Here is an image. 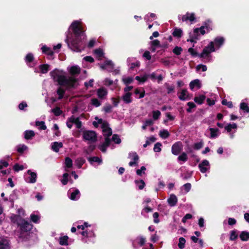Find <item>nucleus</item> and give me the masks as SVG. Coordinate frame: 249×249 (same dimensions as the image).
<instances>
[{"label":"nucleus","instance_id":"f257e3e1","mask_svg":"<svg viewBox=\"0 0 249 249\" xmlns=\"http://www.w3.org/2000/svg\"><path fill=\"white\" fill-rule=\"evenodd\" d=\"M85 38L86 35L82 29L80 22L75 21L69 28L65 41L71 50L79 52L84 48L82 40Z\"/></svg>","mask_w":249,"mask_h":249},{"label":"nucleus","instance_id":"f03ea898","mask_svg":"<svg viewBox=\"0 0 249 249\" xmlns=\"http://www.w3.org/2000/svg\"><path fill=\"white\" fill-rule=\"evenodd\" d=\"M50 75L54 82L67 88H74L78 85L77 80L71 76H66L65 72L58 69L51 71Z\"/></svg>","mask_w":249,"mask_h":249},{"label":"nucleus","instance_id":"7ed1b4c3","mask_svg":"<svg viewBox=\"0 0 249 249\" xmlns=\"http://www.w3.org/2000/svg\"><path fill=\"white\" fill-rule=\"evenodd\" d=\"M95 120L97 121H94L93 124L95 127H98L99 124L101 125L102 129L103 135L106 137L105 142L100 146L99 148L103 152H106L107 148L109 146L110 142V139L108 137L112 134L111 129L109 127L108 123L103 120L102 119H99L98 117H95Z\"/></svg>","mask_w":249,"mask_h":249},{"label":"nucleus","instance_id":"20e7f679","mask_svg":"<svg viewBox=\"0 0 249 249\" xmlns=\"http://www.w3.org/2000/svg\"><path fill=\"white\" fill-rule=\"evenodd\" d=\"M75 227H72L71 229L72 232H75L77 229L78 232L83 236L82 240L84 242L87 243V238H90L94 236V233L91 228L90 225L88 223L85 222L83 225L75 224Z\"/></svg>","mask_w":249,"mask_h":249},{"label":"nucleus","instance_id":"39448f33","mask_svg":"<svg viewBox=\"0 0 249 249\" xmlns=\"http://www.w3.org/2000/svg\"><path fill=\"white\" fill-rule=\"evenodd\" d=\"M206 30L207 32H208L210 29L208 26H202L199 28H196L194 29L193 33L190 34V38L187 39V41H190L192 42H196L195 40L198 39L199 32H200L201 34L204 35L206 33Z\"/></svg>","mask_w":249,"mask_h":249},{"label":"nucleus","instance_id":"423d86ee","mask_svg":"<svg viewBox=\"0 0 249 249\" xmlns=\"http://www.w3.org/2000/svg\"><path fill=\"white\" fill-rule=\"evenodd\" d=\"M83 139L89 142H95L97 140V134L91 130L84 131L83 133Z\"/></svg>","mask_w":249,"mask_h":249},{"label":"nucleus","instance_id":"0eeeda50","mask_svg":"<svg viewBox=\"0 0 249 249\" xmlns=\"http://www.w3.org/2000/svg\"><path fill=\"white\" fill-rule=\"evenodd\" d=\"M215 50V49L213 47V42L211 41L210 44L203 49V52L198 55V56L200 58L208 57L209 54L212 52H214Z\"/></svg>","mask_w":249,"mask_h":249},{"label":"nucleus","instance_id":"6e6552de","mask_svg":"<svg viewBox=\"0 0 249 249\" xmlns=\"http://www.w3.org/2000/svg\"><path fill=\"white\" fill-rule=\"evenodd\" d=\"M36 174L30 170H29L24 175L25 180L26 182L30 183H35L36 181Z\"/></svg>","mask_w":249,"mask_h":249},{"label":"nucleus","instance_id":"1a4fd4ad","mask_svg":"<svg viewBox=\"0 0 249 249\" xmlns=\"http://www.w3.org/2000/svg\"><path fill=\"white\" fill-rule=\"evenodd\" d=\"M225 130L229 133L231 139L234 138V134L237 128V125L235 123L228 124L224 127Z\"/></svg>","mask_w":249,"mask_h":249},{"label":"nucleus","instance_id":"9d476101","mask_svg":"<svg viewBox=\"0 0 249 249\" xmlns=\"http://www.w3.org/2000/svg\"><path fill=\"white\" fill-rule=\"evenodd\" d=\"M178 18L179 20H181L183 22H187L189 21L191 23H192L196 20V18L194 13H187L184 15H178Z\"/></svg>","mask_w":249,"mask_h":249},{"label":"nucleus","instance_id":"9b49d317","mask_svg":"<svg viewBox=\"0 0 249 249\" xmlns=\"http://www.w3.org/2000/svg\"><path fill=\"white\" fill-rule=\"evenodd\" d=\"M68 195L69 198L72 200H78L80 196V191L75 188L70 189L68 192Z\"/></svg>","mask_w":249,"mask_h":249},{"label":"nucleus","instance_id":"f8f14e48","mask_svg":"<svg viewBox=\"0 0 249 249\" xmlns=\"http://www.w3.org/2000/svg\"><path fill=\"white\" fill-rule=\"evenodd\" d=\"M129 158L132 160L129 162V165L130 166H136L138 165L139 160V156L136 152H131L129 154Z\"/></svg>","mask_w":249,"mask_h":249},{"label":"nucleus","instance_id":"ddd939ff","mask_svg":"<svg viewBox=\"0 0 249 249\" xmlns=\"http://www.w3.org/2000/svg\"><path fill=\"white\" fill-rule=\"evenodd\" d=\"M20 226L21 230L23 231H30L33 227L32 225L29 222L25 221L24 219L22 220L20 224L18 225Z\"/></svg>","mask_w":249,"mask_h":249},{"label":"nucleus","instance_id":"4468645a","mask_svg":"<svg viewBox=\"0 0 249 249\" xmlns=\"http://www.w3.org/2000/svg\"><path fill=\"white\" fill-rule=\"evenodd\" d=\"M182 148V143L181 142H177L172 146V153L175 155H178L180 152Z\"/></svg>","mask_w":249,"mask_h":249},{"label":"nucleus","instance_id":"2eb2a0df","mask_svg":"<svg viewBox=\"0 0 249 249\" xmlns=\"http://www.w3.org/2000/svg\"><path fill=\"white\" fill-rule=\"evenodd\" d=\"M198 167L200 171L202 173H204L210 169V165L208 160H204L198 165Z\"/></svg>","mask_w":249,"mask_h":249},{"label":"nucleus","instance_id":"dca6fc26","mask_svg":"<svg viewBox=\"0 0 249 249\" xmlns=\"http://www.w3.org/2000/svg\"><path fill=\"white\" fill-rule=\"evenodd\" d=\"M145 243V239L142 236H138L132 242V246L134 248H136V246L139 244L140 246H143Z\"/></svg>","mask_w":249,"mask_h":249},{"label":"nucleus","instance_id":"f3484780","mask_svg":"<svg viewBox=\"0 0 249 249\" xmlns=\"http://www.w3.org/2000/svg\"><path fill=\"white\" fill-rule=\"evenodd\" d=\"M224 38L223 37L218 36L216 37L214 41H213V47L216 49H218L224 43Z\"/></svg>","mask_w":249,"mask_h":249},{"label":"nucleus","instance_id":"a211bd4d","mask_svg":"<svg viewBox=\"0 0 249 249\" xmlns=\"http://www.w3.org/2000/svg\"><path fill=\"white\" fill-rule=\"evenodd\" d=\"M97 94L99 98L104 99L107 94V90L104 87L99 88L97 90Z\"/></svg>","mask_w":249,"mask_h":249},{"label":"nucleus","instance_id":"6ab92c4d","mask_svg":"<svg viewBox=\"0 0 249 249\" xmlns=\"http://www.w3.org/2000/svg\"><path fill=\"white\" fill-rule=\"evenodd\" d=\"M132 94L131 92L124 93L122 96V99L125 104H128L132 102Z\"/></svg>","mask_w":249,"mask_h":249},{"label":"nucleus","instance_id":"aec40b11","mask_svg":"<svg viewBox=\"0 0 249 249\" xmlns=\"http://www.w3.org/2000/svg\"><path fill=\"white\" fill-rule=\"evenodd\" d=\"M34 57L33 54L31 53H29L27 54L25 57V60L27 65L30 67H34L35 65V63H33Z\"/></svg>","mask_w":249,"mask_h":249},{"label":"nucleus","instance_id":"412c9836","mask_svg":"<svg viewBox=\"0 0 249 249\" xmlns=\"http://www.w3.org/2000/svg\"><path fill=\"white\" fill-rule=\"evenodd\" d=\"M80 68L76 66H72L70 69V72L71 74V77H73L76 80L77 79L75 77V75H77L80 73ZM78 82V81H77Z\"/></svg>","mask_w":249,"mask_h":249},{"label":"nucleus","instance_id":"4be33fe9","mask_svg":"<svg viewBox=\"0 0 249 249\" xmlns=\"http://www.w3.org/2000/svg\"><path fill=\"white\" fill-rule=\"evenodd\" d=\"M0 249H10L9 243L6 239L0 238Z\"/></svg>","mask_w":249,"mask_h":249},{"label":"nucleus","instance_id":"5701e85b","mask_svg":"<svg viewBox=\"0 0 249 249\" xmlns=\"http://www.w3.org/2000/svg\"><path fill=\"white\" fill-rule=\"evenodd\" d=\"M189 87L191 90H193L195 87L199 89L201 87V84L199 80L195 79L190 83Z\"/></svg>","mask_w":249,"mask_h":249},{"label":"nucleus","instance_id":"b1692460","mask_svg":"<svg viewBox=\"0 0 249 249\" xmlns=\"http://www.w3.org/2000/svg\"><path fill=\"white\" fill-rule=\"evenodd\" d=\"M10 219L11 221L14 223L17 224L18 225L20 224L22 220H23L20 215L12 214L10 215Z\"/></svg>","mask_w":249,"mask_h":249},{"label":"nucleus","instance_id":"393cba45","mask_svg":"<svg viewBox=\"0 0 249 249\" xmlns=\"http://www.w3.org/2000/svg\"><path fill=\"white\" fill-rule=\"evenodd\" d=\"M177 202L178 198L174 194L171 195L169 198L168 199V203L171 207L175 206L177 204Z\"/></svg>","mask_w":249,"mask_h":249},{"label":"nucleus","instance_id":"a878e982","mask_svg":"<svg viewBox=\"0 0 249 249\" xmlns=\"http://www.w3.org/2000/svg\"><path fill=\"white\" fill-rule=\"evenodd\" d=\"M150 46L151 51L154 52L157 48L160 46V42L157 39L154 40L150 42Z\"/></svg>","mask_w":249,"mask_h":249},{"label":"nucleus","instance_id":"bb28decb","mask_svg":"<svg viewBox=\"0 0 249 249\" xmlns=\"http://www.w3.org/2000/svg\"><path fill=\"white\" fill-rule=\"evenodd\" d=\"M63 146V143L61 142H54L52 144V149L55 152H58L59 149Z\"/></svg>","mask_w":249,"mask_h":249},{"label":"nucleus","instance_id":"cd10ccee","mask_svg":"<svg viewBox=\"0 0 249 249\" xmlns=\"http://www.w3.org/2000/svg\"><path fill=\"white\" fill-rule=\"evenodd\" d=\"M188 94L186 89H182L180 92L178 93V98L181 100H186L188 99Z\"/></svg>","mask_w":249,"mask_h":249},{"label":"nucleus","instance_id":"c85d7f7f","mask_svg":"<svg viewBox=\"0 0 249 249\" xmlns=\"http://www.w3.org/2000/svg\"><path fill=\"white\" fill-rule=\"evenodd\" d=\"M206 99V96L204 95H199L194 98V101L198 104L201 105L203 103Z\"/></svg>","mask_w":249,"mask_h":249},{"label":"nucleus","instance_id":"c756f323","mask_svg":"<svg viewBox=\"0 0 249 249\" xmlns=\"http://www.w3.org/2000/svg\"><path fill=\"white\" fill-rule=\"evenodd\" d=\"M35 135V133L33 130H26L24 132V138L26 140L32 139Z\"/></svg>","mask_w":249,"mask_h":249},{"label":"nucleus","instance_id":"7c9ffc66","mask_svg":"<svg viewBox=\"0 0 249 249\" xmlns=\"http://www.w3.org/2000/svg\"><path fill=\"white\" fill-rule=\"evenodd\" d=\"M41 50H42V52L43 53H45L48 55L52 56L53 54V51L52 50V49L48 47L45 45L42 46V47H41Z\"/></svg>","mask_w":249,"mask_h":249},{"label":"nucleus","instance_id":"2f4dec72","mask_svg":"<svg viewBox=\"0 0 249 249\" xmlns=\"http://www.w3.org/2000/svg\"><path fill=\"white\" fill-rule=\"evenodd\" d=\"M211 138H215L217 137L219 135V130L217 128H210Z\"/></svg>","mask_w":249,"mask_h":249},{"label":"nucleus","instance_id":"473e14b6","mask_svg":"<svg viewBox=\"0 0 249 249\" xmlns=\"http://www.w3.org/2000/svg\"><path fill=\"white\" fill-rule=\"evenodd\" d=\"M240 238L242 241H248L249 239V232L246 231H242L240 234Z\"/></svg>","mask_w":249,"mask_h":249},{"label":"nucleus","instance_id":"72a5a7b5","mask_svg":"<svg viewBox=\"0 0 249 249\" xmlns=\"http://www.w3.org/2000/svg\"><path fill=\"white\" fill-rule=\"evenodd\" d=\"M49 67L48 64H43L39 66V69L42 73H46L49 71Z\"/></svg>","mask_w":249,"mask_h":249},{"label":"nucleus","instance_id":"f704fd0d","mask_svg":"<svg viewBox=\"0 0 249 249\" xmlns=\"http://www.w3.org/2000/svg\"><path fill=\"white\" fill-rule=\"evenodd\" d=\"M36 125L38 127L39 130H45L47 128L44 121H36Z\"/></svg>","mask_w":249,"mask_h":249},{"label":"nucleus","instance_id":"c9c22d12","mask_svg":"<svg viewBox=\"0 0 249 249\" xmlns=\"http://www.w3.org/2000/svg\"><path fill=\"white\" fill-rule=\"evenodd\" d=\"M122 80L123 82L126 85L131 83L134 79L132 77L123 76L122 77Z\"/></svg>","mask_w":249,"mask_h":249},{"label":"nucleus","instance_id":"e433bc0d","mask_svg":"<svg viewBox=\"0 0 249 249\" xmlns=\"http://www.w3.org/2000/svg\"><path fill=\"white\" fill-rule=\"evenodd\" d=\"M178 160L179 162H186L188 160L187 154L185 152L182 153L178 157Z\"/></svg>","mask_w":249,"mask_h":249},{"label":"nucleus","instance_id":"4c0bfd02","mask_svg":"<svg viewBox=\"0 0 249 249\" xmlns=\"http://www.w3.org/2000/svg\"><path fill=\"white\" fill-rule=\"evenodd\" d=\"M159 135L162 139H165L169 136V133L168 130L163 129L160 131Z\"/></svg>","mask_w":249,"mask_h":249},{"label":"nucleus","instance_id":"58836bf2","mask_svg":"<svg viewBox=\"0 0 249 249\" xmlns=\"http://www.w3.org/2000/svg\"><path fill=\"white\" fill-rule=\"evenodd\" d=\"M148 78V74H144L141 76H137L135 77V79L139 81L140 83L145 82Z\"/></svg>","mask_w":249,"mask_h":249},{"label":"nucleus","instance_id":"ea45409f","mask_svg":"<svg viewBox=\"0 0 249 249\" xmlns=\"http://www.w3.org/2000/svg\"><path fill=\"white\" fill-rule=\"evenodd\" d=\"M69 237L67 236H64L59 238V244L62 246L68 245Z\"/></svg>","mask_w":249,"mask_h":249},{"label":"nucleus","instance_id":"a19ab883","mask_svg":"<svg viewBox=\"0 0 249 249\" xmlns=\"http://www.w3.org/2000/svg\"><path fill=\"white\" fill-rule=\"evenodd\" d=\"M27 148V146L25 144H19L17 146V151L20 153H23Z\"/></svg>","mask_w":249,"mask_h":249},{"label":"nucleus","instance_id":"79ce46f5","mask_svg":"<svg viewBox=\"0 0 249 249\" xmlns=\"http://www.w3.org/2000/svg\"><path fill=\"white\" fill-rule=\"evenodd\" d=\"M75 120V117L73 116L69 118L67 121V126L69 128H71L72 127V124H74Z\"/></svg>","mask_w":249,"mask_h":249},{"label":"nucleus","instance_id":"37998d69","mask_svg":"<svg viewBox=\"0 0 249 249\" xmlns=\"http://www.w3.org/2000/svg\"><path fill=\"white\" fill-rule=\"evenodd\" d=\"M152 118L153 120H157L159 119L161 115V113L159 110H153L152 112Z\"/></svg>","mask_w":249,"mask_h":249},{"label":"nucleus","instance_id":"c03bdc74","mask_svg":"<svg viewBox=\"0 0 249 249\" xmlns=\"http://www.w3.org/2000/svg\"><path fill=\"white\" fill-rule=\"evenodd\" d=\"M240 108L241 110H243L245 112H247V113L249 112V107L248 105L244 102H242L240 104Z\"/></svg>","mask_w":249,"mask_h":249},{"label":"nucleus","instance_id":"a18cd8bd","mask_svg":"<svg viewBox=\"0 0 249 249\" xmlns=\"http://www.w3.org/2000/svg\"><path fill=\"white\" fill-rule=\"evenodd\" d=\"M135 182L140 190H142L145 186V183L143 180H135Z\"/></svg>","mask_w":249,"mask_h":249},{"label":"nucleus","instance_id":"49530a36","mask_svg":"<svg viewBox=\"0 0 249 249\" xmlns=\"http://www.w3.org/2000/svg\"><path fill=\"white\" fill-rule=\"evenodd\" d=\"M91 104L95 107H98L101 106V102L97 98H92L91 99Z\"/></svg>","mask_w":249,"mask_h":249},{"label":"nucleus","instance_id":"de8ad7c7","mask_svg":"<svg viewBox=\"0 0 249 249\" xmlns=\"http://www.w3.org/2000/svg\"><path fill=\"white\" fill-rule=\"evenodd\" d=\"M135 94L136 95H139V98H142L144 96L145 91L144 90H141L139 89H136L135 90Z\"/></svg>","mask_w":249,"mask_h":249},{"label":"nucleus","instance_id":"09e8293b","mask_svg":"<svg viewBox=\"0 0 249 249\" xmlns=\"http://www.w3.org/2000/svg\"><path fill=\"white\" fill-rule=\"evenodd\" d=\"M31 220L36 223H39L40 217L39 215L35 214H32L30 216Z\"/></svg>","mask_w":249,"mask_h":249},{"label":"nucleus","instance_id":"8fccbe9b","mask_svg":"<svg viewBox=\"0 0 249 249\" xmlns=\"http://www.w3.org/2000/svg\"><path fill=\"white\" fill-rule=\"evenodd\" d=\"M186 242L185 239L183 237H180L179 238V243L178 246L179 249H183L185 247V244Z\"/></svg>","mask_w":249,"mask_h":249},{"label":"nucleus","instance_id":"3c124183","mask_svg":"<svg viewBox=\"0 0 249 249\" xmlns=\"http://www.w3.org/2000/svg\"><path fill=\"white\" fill-rule=\"evenodd\" d=\"M182 31L180 29H175L173 33V35L176 37H180L182 35Z\"/></svg>","mask_w":249,"mask_h":249},{"label":"nucleus","instance_id":"603ef678","mask_svg":"<svg viewBox=\"0 0 249 249\" xmlns=\"http://www.w3.org/2000/svg\"><path fill=\"white\" fill-rule=\"evenodd\" d=\"M238 237V234L236 231H231L230 233V239L231 241L235 240Z\"/></svg>","mask_w":249,"mask_h":249},{"label":"nucleus","instance_id":"864d4df0","mask_svg":"<svg viewBox=\"0 0 249 249\" xmlns=\"http://www.w3.org/2000/svg\"><path fill=\"white\" fill-rule=\"evenodd\" d=\"M51 112H53L55 116H59L62 113V111L60 110V108L58 107H56L51 109Z\"/></svg>","mask_w":249,"mask_h":249},{"label":"nucleus","instance_id":"5fc2aeb1","mask_svg":"<svg viewBox=\"0 0 249 249\" xmlns=\"http://www.w3.org/2000/svg\"><path fill=\"white\" fill-rule=\"evenodd\" d=\"M196 70L197 71H199L200 70L202 71H205L207 70V67L206 65L200 64L196 67Z\"/></svg>","mask_w":249,"mask_h":249},{"label":"nucleus","instance_id":"6e6d98bb","mask_svg":"<svg viewBox=\"0 0 249 249\" xmlns=\"http://www.w3.org/2000/svg\"><path fill=\"white\" fill-rule=\"evenodd\" d=\"M66 166L67 168H71L72 166V160L69 157H67L65 159V162Z\"/></svg>","mask_w":249,"mask_h":249},{"label":"nucleus","instance_id":"4d7b16f0","mask_svg":"<svg viewBox=\"0 0 249 249\" xmlns=\"http://www.w3.org/2000/svg\"><path fill=\"white\" fill-rule=\"evenodd\" d=\"M203 146V142L202 141L198 142H196L194 145V148L196 150H199L201 149Z\"/></svg>","mask_w":249,"mask_h":249},{"label":"nucleus","instance_id":"13d9d810","mask_svg":"<svg viewBox=\"0 0 249 249\" xmlns=\"http://www.w3.org/2000/svg\"><path fill=\"white\" fill-rule=\"evenodd\" d=\"M107 66H110L111 68L113 66L112 62L110 60H107L105 64L101 66L102 69H106Z\"/></svg>","mask_w":249,"mask_h":249},{"label":"nucleus","instance_id":"bf43d9fd","mask_svg":"<svg viewBox=\"0 0 249 249\" xmlns=\"http://www.w3.org/2000/svg\"><path fill=\"white\" fill-rule=\"evenodd\" d=\"M90 162H95L101 163L102 162V159L98 157H93L89 159Z\"/></svg>","mask_w":249,"mask_h":249},{"label":"nucleus","instance_id":"052dcab7","mask_svg":"<svg viewBox=\"0 0 249 249\" xmlns=\"http://www.w3.org/2000/svg\"><path fill=\"white\" fill-rule=\"evenodd\" d=\"M64 93L65 91L63 89L61 88H58L57 90V93L59 95L58 99H61L63 97Z\"/></svg>","mask_w":249,"mask_h":249},{"label":"nucleus","instance_id":"680f3d73","mask_svg":"<svg viewBox=\"0 0 249 249\" xmlns=\"http://www.w3.org/2000/svg\"><path fill=\"white\" fill-rule=\"evenodd\" d=\"M161 144L160 142H157L154 145V151L155 152H160L161 151Z\"/></svg>","mask_w":249,"mask_h":249},{"label":"nucleus","instance_id":"e2e57ef3","mask_svg":"<svg viewBox=\"0 0 249 249\" xmlns=\"http://www.w3.org/2000/svg\"><path fill=\"white\" fill-rule=\"evenodd\" d=\"M112 141H113L115 143H117V144L120 143L121 142V139L119 138V136L116 134H114L112 136Z\"/></svg>","mask_w":249,"mask_h":249},{"label":"nucleus","instance_id":"0e129e2a","mask_svg":"<svg viewBox=\"0 0 249 249\" xmlns=\"http://www.w3.org/2000/svg\"><path fill=\"white\" fill-rule=\"evenodd\" d=\"M14 170L15 171H19L20 170H22L24 169V167L23 165H19L18 164H16L14 166Z\"/></svg>","mask_w":249,"mask_h":249},{"label":"nucleus","instance_id":"69168bd1","mask_svg":"<svg viewBox=\"0 0 249 249\" xmlns=\"http://www.w3.org/2000/svg\"><path fill=\"white\" fill-rule=\"evenodd\" d=\"M68 176L69 174L68 173H65L63 176V179L61 180V182L63 185H66L67 184L68 181Z\"/></svg>","mask_w":249,"mask_h":249},{"label":"nucleus","instance_id":"338daca9","mask_svg":"<svg viewBox=\"0 0 249 249\" xmlns=\"http://www.w3.org/2000/svg\"><path fill=\"white\" fill-rule=\"evenodd\" d=\"M187 106L189 107V108L187 109V111L188 112H191L192 109L196 107V105L193 102H188L187 103Z\"/></svg>","mask_w":249,"mask_h":249},{"label":"nucleus","instance_id":"774afa93","mask_svg":"<svg viewBox=\"0 0 249 249\" xmlns=\"http://www.w3.org/2000/svg\"><path fill=\"white\" fill-rule=\"evenodd\" d=\"M222 104L223 105L227 106L229 108L232 107V103L231 101H228L227 100L224 99L222 101Z\"/></svg>","mask_w":249,"mask_h":249}]
</instances>
